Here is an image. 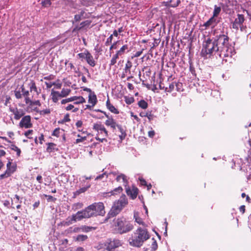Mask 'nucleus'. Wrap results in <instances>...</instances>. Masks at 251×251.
Wrapping results in <instances>:
<instances>
[{
	"label": "nucleus",
	"instance_id": "obj_1",
	"mask_svg": "<svg viewBox=\"0 0 251 251\" xmlns=\"http://www.w3.org/2000/svg\"><path fill=\"white\" fill-rule=\"evenodd\" d=\"M105 213L104 204L101 202H95L84 209L78 211L73 214L71 217H68L67 220L68 225L72 224L76 221H79L83 219L89 218L97 216H103Z\"/></svg>",
	"mask_w": 251,
	"mask_h": 251
},
{
	"label": "nucleus",
	"instance_id": "obj_2",
	"mask_svg": "<svg viewBox=\"0 0 251 251\" xmlns=\"http://www.w3.org/2000/svg\"><path fill=\"white\" fill-rule=\"evenodd\" d=\"M214 37L220 50V57L227 61L226 57H231L235 53L234 47L229 43L227 32L224 30L219 31L215 29L213 31Z\"/></svg>",
	"mask_w": 251,
	"mask_h": 251
},
{
	"label": "nucleus",
	"instance_id": "obj_3",
	"mask_svg": "<svg viewBox=\"0 0 251 251\" xmlns=\"http://www.w3.org/2000/svg\"><path fill=\"white\" fill-rule=\"evenodd\" d=\"M220 50L214 38L205 39L202 43L201 55L205 58L211 57L213 55L220 57Z\"/></svg>",
	"mask_w": 251,
	"mask_h": 251
},
{
	"label": "nucleus",
	"instance_id": "obj_4",
	"mask_svg": "<svg viewBox=\"0 0 251 251\" xmlns=\"http://www.w3.org/2000/svg\"><path fill=\"white\" fill-rule=\"evenodd\" d=\"M150 237V235L147 229L139 227L129 238V244L133 247H140Z\"/></svg>",
	"mask_w": 251,
	"mask_h": 251
},
{
	"label": "nucleus",
	"instance_id": "obj_5",
	"mask_svg": "<svg viewBox=\"0 0 251 251\" xmlns=\"http://www.w3.org/2000/svg\"><path fill=\"white\" fill-rule=\"evenodd\" d=\"M133 225L124 217L115 219L113 221V229L115 233L123 234L133 229Z\"/></svg>",
	"mask_w": 251,
	"mask_h": 251
},
{
	"label": "nucleus",
	"instance_id": "obj_6",
	"mask_svg": "<svg viewBox=\"0 0 251 251\" xmlns=\"http://www.w3.org/2000/svg\"><path fill=\"white\" fill-rule=\"evenodd\" d=\"M127 199L126 195H122L120 199L116 201L108 213L109 217H113L118 215L122 209L127 204Z\"/></svg>",
	"mask_w": 251,
	"mask_h": 251
},
{
	"label": "nucleus",
	"instance_id": "obj_7",
	"mask_svg": "<svg viewBox=\"0 0 251 251\" xmlns=\"http://www.w3.org/2000/svg\"><path fill=\"white\" fill-rule=\"evenodd\" d=\"M122 245V241L116 238H108L104 243V249L107 251H115L117 248Z\"/></svg>",
	"mask_w": 251,
	"mask_h": 251
},
{
	"label": "nucleus",
	"instance_id": "obj_8",
	"mask_svg": "<svg viewBox=\"0 0 251 251\" xmlns=\"http://www.w3.org/2000/svg\"><path fill=\"white\" fill-rule=\"evenodd\" d=\"M91 13L87 12L85 9H80L78 12L74 16V20H72V23L75 25L78 23L81 20L88 19L90 18Z\"/></svg>",
	"mask_w": 251,
	"mask_h": 251
},
{
	"label": "nucleus",
	"instance_id": "obj_9",
	"mask_svg": "<svg viewBox=\"0 0 251 251\" xmlns=\"http://www.w3.org/2000/svg\"><path fill=\"white\" fill-rule=\"evenodd\" d=\"M17 169V165L15 163H12L8 161L6 164V170L4 173L0 175V180L7 178L11 176Z\"/></svg>",
	"mask_w": 251,
	"mask_h": 251
},
{
	"label": "nucleus",
	"instance_id": "obj_10",
	"mask_svg": "<svg viewBox=\"0 0 251 251\" xmlns=\"http://www.w3.org/2000/svg\"><path fill=\"white\" fill-rule=\"evenodd\" d=\"M245 20L244 16L243 14H237V17L231 23V27L237 31L239 28V26L243 25Z\"/></svg>",
	"mask_w": 251,
	"mask_h": 251
},
{
	"label": "nucleus",
	"instance_id": "obj_11",
	"mask_svg": "<svg viewBox=\"0 0 251 251\" xmlns=\"http://www.w3.org/2000/svg\"><path fill=\"white\" fill-rule=\"evenodd\" d=\"M93 129L98 132V134H101L103 137L108 136V131L104 126L100 123H95L93 126Z\"/></svg>",
	"mask_w": 251,
	"mask_h": 251
},
{
	"label": "nucleus",
	"instance_id": "obj_12",
	"mask_svg": "<svg viewBox=\"0 0 251 251\" xmlns=\"http://www.w3.org/2000/svg\"><path fill=\"white\" fill-rule=\"evenodd\" d=\"M19 126L21 128H29L32 127V124L31 123V117L29 115L23 117L19 123Z\"/></svg>",
	"mask_w": 251,
	"mask_h": 251
},
{
	"label": "nucleus",
	"instance_id": "obj_13",
	"mask_svg": "<svg viewBox=\"0 0 251 251\" xmlns=\"http://www.w3.org/2000/svg\"><path fill=\"white\" fill-rule=\"evenodd\" d=\"M9 110L13 113L14 119L17 120L21 118L25 114L23 109H18L17 107H10Z\"/></svg>",
	"mask_w": 251,
	"mask_h": 251
},
{
	"label": "nucleus",
	"instance_id": "obj_14",
	"mask_svg": "<svg viewBox=\"0 0 251 251\" xmlns=\"http://www.w3.org/2000/svg\"><path fill=\"white\" fill-rule=\"evenodd\" d=\"M82 187L80 188L78 190L73 192V198H75L82 193H85L87 190L90 188L91 184L89 182H86V184L82 183Z\"/></svg>",
	"mask_w": 251,
	"mask_h": 251
},
{
	"label": "nucleus",
	"instance_id": "obj_15",
	"mask_svg": "<svg viewBox=\"0 0 251 251\" xmlns=\"http://www.w3.org/2000/svg\"><path fill=\"white\" fill-rule=\"evenodd\" d=\"M92 21L91 20H85L80 23L79 25H75L73 31H78L86 27H89L91 25Z\"/></svg>",
	"mask_w": 251,
	"mask_h": 251
},
{
	"label": "nucleus",
	"instance_id": "obj_16",
	"mask_svg": "<svg viewBox=\"0 0 251 251\" xmlns=\"http://www.w3.org/2000/svg\"><path fill=\"white\" fill-rule=\"evenodd\" d=\"M126 192L132 199H135L138 194V189L136 187H133L132 189L128 188L126 189Z\"/></svg>",
	"mask_w": 251,
	"mask_h": 251
},
{
	"label": "nucleus",
	"instance_id": "obj_17",
	"mask_svg": "<svg viewBox=\"0 0 251 251\" xmlns=\"http://www.w3.org/2000/svg\"><path fill=\"white\" fill-rule=\"evenodd\" d=\"M95 229L96 227L93 226H82L79 227L75 228L74 230L75 232L82 231L84 232H88L92 230H95Z\"/></svg>",
	"mask_w": 251,
	"mask_h": 251
},
{
	"label": "nucleus",
	"instance_id": "obj_18",
	"mask_svg": "<svg viewBox=\"0 0 251 251\" xmlns=\"http://www.w3.org/2000/svg\"><path fill=\"white\" fill-rule=\"evenodd\" d=\"M218 23L216 19L213 16H212L206 22L204 23L203 26L205 27V29L210 26L212 27H214Z\"/></svg>",
	"mask_w": 251,
	"mask_h": 251
},
{
	"label": "nucleus",
	"instance_id": "obj_19",
	"mask_svg": "<svg viewBox=\"0 0 251 251\" xmlns=\"http://www.w3.org/2000/svg\"><path fill=\"white\" fill-rule=\"evenodd\" d=\"M104 123L106 126L110 127L113 131H114V130H116V127L119 125L117 123L116 120L113 118L106 120Z\"/></svg>",
	"mask_w": 251,
	"mask_h": 251
},
{
	"label": "nucleus",
	"instance_id": "obj_20",
	"mask_svg": "<svg viewBox=\"0 0 251 251\" xmlns=\"http://www.w3.org/2000/svg\"><path fill=\"white\" fill-rule=\"evenodd\" d=\"M129 51L128 46L127 44L123 45L122 47L116 51L122 57L125 54Z\"/></svg>",
	"mask_w": 251,
	"mask_h": 251
},
{
	"label": "nucleus",
	"instance_id": "obj_21",
	"mask_svg": "<svg viewBox=\"0 0 251 251\" xmlns=\"http://www.w3.org/2000/svg\"><path fill=\"white\" fill-rule=\"evenodd\" d=\"M85 59L87 63L91 66L94 67L96 65V63L94 60L93 56L88 50H86V56H85Z\"/></svg>",
	"mask_w": 251,
	"mask_h": 251
},
{
	"label": "nucleus",
	"instance_id": "obj_22",
	"mask_svg": "<svg viewBox=\"0 0 251 251\" xmlns=\"http://www.w3.org/2000/svg\"><path fill=\"white\" fill-rule=\"evenodd\" d=\"M106 106L107 108L112 113L116 114L119 113V110L110 103L109 98H108L106 102Z\"/></svg>",
	"mask_w": 251,
	"mask_h": 251
},
{
	"label": "nucleus",
	"instance_id": "obj_23",
	"mask_svg": "<svg viewBox=\"0 0 251 251\" xmlns=\"http://www.w3.org/2000/svg\"><path fill=\"white\" fill-rule=\"evenodd\" d=\"M97 98L95 92L91 93V94H89L88 102L92 104V106H95L97 104Z\"/></svg>",
	"mask_w": 251,
	"mask_h": 251
},
{
	"label": "nucleus",
	"instance_id": "obj_24",
	"mask_svg": "<svg viewBox=\"0 0 251 251\" xmlns=\"http://www.w3.org/2000/svg\"><path fill=\"white\" fill-rule=\"evenodd\" d=\"M50 96L51 100L54 103L57 102L59 98H61L60 96V92L54 91L53 89H52L51 91Z\"/></svg>",
	"mask_w": 251,
	"mask_h": 251
},
{
	"label": "nucleus",
	"instance_id": "obj_25",
	"mask_svg": "<svg viewBox=\"0 0 251 251\" xmlns=\"http://www.w3.org/2000/svg\"><path fill=\"white\" fill-rule=\"evenodd\" d=\"M48 147L46 149L47 151L50 153H53L58 150L56 147V145L53 143H49L47 144Z\"/></svg>",
	"mask_w": 251,
	"mask_h": 251
},
{
	"label": "nucleus",
	"instance_id": "obj_26",
	"mask_svg": "<svg viewBox=\"0 0 251 251\" xmlns=\"http://www.w3.org/2000/svg\"><path fill=\"white\" fill-rule=\"evenodd\" d=\"M121 56L117 52H116L115 54H114L112 56V58L110 60V63L109 64L110 67H111L112 66H114L115 65V64L117 62V60Z\"/></svg>",
	"mask_w": 251,
	"mask_h": 251
},
{
	"label": "nucleus",
	"instance_id": "obj_27",
	"mask_svg": "<svg viewBox=\"0 0 251 251\" xmlns=\"http://www.w3.org/2000/svg\"><path fill=\"white\" fill-rule=\"evenodd\" d=\"M65 65L66 66V70L68 72H73L76 68L72 62H69L67 60H66Z\"/></svg>",
	"mask_w": 251,
	"mask_h": 251
},
{
	"label": "nucleus",
	"instance_id": "obj_28",
	"mask_svg": "<svg viewBox=\"0 0 251 251\" xmlns=\"http://www.w3.org/2000/svg\"><path fill=\"white\" fill-rule=\"evenodd\" d=\"M116 180L118 182H123L126 184L128 182V180L127 179L126 176L124 174H120L118 175L116 178Z\"/></svg>",
	"mask_w": 251,
	"mask_h": 251
},
{
	"label": "nucleus",
	"instance_id": "obj_29",
	"mask_svg": "<svg viewBox=\"0 0 251 251\" xmlns=\"http://www.w3.org/2000/svg\"><path fill=\"white\" fill-rule=\"evenodd\" d=\"M132 62L128 60L126 64L125 67L124 69L125 73L126 74H128V75H130L131 74L130 69L132 67Z\"/></svg>",
	"mask_w": 251,
	"mask_h": 251
},
{
	"label": "nucleus",
	"instance_id": "obj_30",
	"mask_svg": "<svg viewBox=\"0 0 251 251\" xmlns=\"http://www.w3.org/2000/svg\"><path fill=\"white\" fill-rule=\"evenodd\" d=\"M118 128L119 131L120 132L121 134L119 135V137L121 140H123L124 139L126 135V133L125 130L124 129V128L122 127V126L118 125L117 127H116Z\"/></svg>",
	"mask_w": 251,
	"mask_h": 251
},
{
	"label": "nucleus",
	"instance_id": "obj_31",
	"mask_svg": "<svg viewBox=\"0 0 251 251\" xmlns=\"http://www.w3.org/2000/svg\"><path fill=\"white\" fill-rule=\"evenodd\" d=\"M180 0H177L176 1H174L171 0L167 4V6L171 7H176L180 3Z\"/></svg>",
	"mask_w": 251,
	"mask_h": 251
},
{
	"label": "nucleus",
	"instance_id": "obj_32",
	"mask_svg": "<svg viewBox=\"0 0 251 251\" xmlns=\"http://www.w3.org/2000/svg\"><path fill=\"white\" fill-rule=\"evenodd\" d=\"M221 11V8L217 5H214V9L213 12V16L214 17H217L220 13Z\"/></svg>",
	"mask_w": 251,
	"mask_h": 251
},
{
	"label": "nucleus",
	"instance_id": "obj_33",
	"mask_svg": "<svg viewBox=\"0 0 251 251\" xmlns=\"http://www.w3.org/2000/svg\"><path fill=\"white\" fill-rule=\"evenodd\" d=\"M71 92L70 89L63 88L61 92H60V96L61 98L66 97L69 95Z\"/></svg>",
	"mask_w": 251,
	"mask_h": 251
},
{
	"label": "nucleus",
	"instance_id": "obj_34",
	"mask_svg": "<svg viewBox=\"0 0 251 251\" xmlns=\"http://www.w3.org/2000/svg\"><path fill=\"white\" fill-rule=\"evenodd\" d=\"M10 149L13 151H14L16 152L17 155L18 156H20L21 155V150L17 146H16L14 144H11L10 146Z\"/></svg>",
	"mask_w": 251,
	"mask_h": 251
},
{
	"label": "nucleus",
	"instance_id": "obj_35",
	"mask_svg": "<svg viewBox=\"0 0 251 251\" xmlns=\"http://www.w3.org/2000/svg\"><path fill=\"white\" fill-rule=\"evenodd\" d=\"M74 103L75 104H78L80 103H83L85 102V99L81 97V96H76V100H74Z\"/></svg>",
	"mask_w": 251,
	"mask_h": 251
},
{
	"label": "nucleus",
	"instance_id": "obj_36",
	"mask_svg": "<svg viewBox=\"0 0 251 251\" xmlns=\"http://www.w3.org/2000/svg\"><path fill=\"white\" fill-rule=\"evenodd\" d=\"M28 86L29 87L30 92H31L32 91H34V92H37V88L34 81H31L28 84Z\"/></svg>",
	"mask_w": 251,
	"mask_h": 251
},
{
	"label": "nucleus",
	"instance_id": "obj_37",
	"mask_svg": "<svg viewBox=\"0 0 251 251\" xmlns=\"http://www.w3.org/2000/svg\"><path fill=\"white\" fill-rule=\"evenodd\" d=\"M83 204L82 202H77L72 205V209L74 211H76L77 209L82 208Z\"/></svg>",
	"mask_w": 251,
	"mask_h": 251
},
{
	"label": "nucleus",
	"instance_id": "obj_38",
	"mask_svg": "<svg viewBox=\"0 0 251 251\" xmlns=\"http://www.w3.org/2000/svg\"><path fill=\"white\" fill-rule=\"evenodd\" d=\"M108 176V175L106 172H104L102 174L98 176L96 178L95 180H102L104 178L106 179Z\"/></svg>",
	"mask_w": 251,
	"mask_h": 251
},
{
	"label": "nucleus",
	"instance_id": "obj_39",
	"mask_svg": "<svg viewBox=\"0 0 251 251\" xmlns=\"http://www.w3.org/2000/svg\"><path fill=\"white\" fill-rule=\"evenodd\" d=\"M138 105L143 109H146L148 107V103L144 100H141L138 102Z\"/></svg>",
	"mask_w": 251,
	"mask_h": 251
},
{
	"label": "nucleus",
	"instance_id": "obj_40",
	"mask_svg": "<svg viewBox=\"0 0 251 251\" xmlns=\"http://www.w3.org/2000/svg\"><path fill=\"white\" fill-rule=\"evenodd\" d=\"M175 87V83L172 82L169 84V87H165V91L168 92H172L174 90Z\"/></svg>",
	"mask_w": 251,
	"mask_h": 251
},
{
	"label": "nucleus",
	"instance_id": "obj_41",
	"mask_svg": "<svg viewBox=\"0 0 251 251\" xmlns=\"http://www.w3.org/2000/svg\"><path fill=\"white\" fill-rule=\"evenodd\" d=\"M19 89L21 90V92L22 94V95L24 96H27V95H29V91L28 90H26L25 89V88L24 87V85H22Z\"/></svg>",
	"mask_w": 251,
	"mask_h": 251
},
{
	"label": "nucleus",
	"instance_id": "obj_42",
	"mask_svg": "<svg viewBox=\"0 0 251 251\" xmlns=\"http://www.w3.org/2000/svg\"><path fill=\"white\" fill-rule=\"evenodd\" d=\"M14 94H15V97L17 99H21L22 98V97L23 96V95H22V94L21 92V90L19 89H16L14 91Z\"/></svg>",
	"mask_w": 251,
	"mask_h": 251
},
{
	"label": "nucleus",
	"instance_id": "obj_43",
	"mask_svg": "<svg viewBox=\"0 0 251 251\" xmlns=\"http://www.w3.org/2000/svg\"><path fill=\"white\" fill-rule=\"evenodd\" d=\"M88 238V236L86 235H78L76 238V240L77 241H84Z\"/></svg>",
	"mask_w": 251,
	"mask_h": 251
},
{
	"label": "nucleus",
	"instance_id": "obj_44",
	"mask_svg": "<svg viewBox=\"0 0 251 251\" xmlns=\"http://www.w3.org/2000/svg\"><path fill=\"white\" fill-rule=\"evenodd\" d=\"M77 137L78 138H77L75 141L76 144H78L80 142H83L84 141L86 140L87 137L86 136H81L79 134L77 135Z\"/></svg>",
	"mask_w": 251,
	"mask_h": 251
},
{
	"label": "nucleus",
	"instance_id": "obj_45",
	"mask_svg": "<svg viewBox=\"0 0 251 251\" xmlns=\"http://www.w3.org/2000/svg\"><path fill=\"white\" fill-rule=\"evenodd\" d=\"M41 4L42 6L44 7H49L51 5V2L50 0H44L42 1Z\"/></svg>",
	"mask_w": 251,
	"mask_h": 251
},
{
	"label": "nucleus",
	"instance_id": "obj_46",
	"mask_svg": "<svg viewBox=\"0 0 251 251\" xmlns=\"http://www.w3.org/2000/svg\"><path fill=\"white\" fill-rule=\"evenodd\" d=\"M122 190L123 189L122 187L119 186L118 188H115L113 191L110 192L109 193L111 194L110 195H114L117 194V193H120Z\"/></svg>",
	"mask_w": 251,
	"mask_h": 251
},
{
	"label": "nucleus",
	"instance_id": "obj_47",
	"mask_svg": "<svg viewBox=\"0 0 251 251\" xmlns=\"http://www.w3.org/2000/svg\"><path fill=\"white\" fill-rule=\"evenodd\" d=\"M189 70L194 76H196V71L192 62H189Z\"/></svg>",
	"mask_w": 251,
	"mask_h": 251
},
{
	"label": "nucleus",
	"instance_id": "obj_48",
	"mask_svg": "<svg viewBox=\"0 0 251 251\" xmlns=\"http://www.w3.org/2000/svg\"><path fill=\"white\" fill-rule=\"evenodd\" d=\"M134 218H135V222H137L139 225H143L144 222L142 221V219L138 217L137 214H135L134 215Z\"/></svg>",
	"mask_w": 251,
	"mask_h": 251
},
{
	"label": "nucleus",
	"instance_id": "obj_49",
	"mask_svg": "<svg viewBox=\"0 0 251 251\" xmlns=\"http://www.w3.org/2000/svg\"><path fill=\"white\" fill-rule=\"evenodd\" d=\"M60 128L58 127L55 128L52 132L51 135L58 137L60 135Z\"/></svg>",
	"mask_w": 251,
	"mask_h": 251
},
{
	"label": "nucleus",
	"instance_id": "obj_50",
	"mask_svg": "<svg viewBox=\"0 0 251 251\" xmlns=\"http://www.w3.org/2000/svg\"><path fill=\"white\" fill-rule=\"evenodd\" d=\"M112 35H110L108 38H107L106 42H105V45L106 46H108L111 44H112V40H113Z\"/></svg>",
	"mask_w": 251,
	"mask_h": 251
},
{
	"label": "nucleus",
	"instance_id": "obj_51",
	"mask_svg": "<svg viewBox=\"0 0 251 251\" xmlns=\"http://www.w3.org/2000/svg\"><path fill=\"white\" fill-rule=\"evenodd\" d=\"M92 178H93L92 176H82V180H81V183L86 184V183L87 182H86V180H90Z\"/></svg>",
	"mask_w": 251,
	"mask_h": 251
},
{
	"label": "nucleus",
	"instance_id": "obj_52",
	"mask_svg": "<svg viewBox=\"0 0 251 251\" xmlns=\"http://www.w3.org/2000/svg\"><path fill=\"white\" fill-rule=\"evenodd\" d=\"M3 204L4 206L8 208H12L14 209L15 207L14 206H10V201L8 200H4L3 201Z\"/></svg>",
	"mask_w": 251,
	"mask_h": 251
},
{
	"label": "nucleus",
	"instance_id": "obj_53",
	"mask_svg": "<svg viewBox=\"0 0 251 251\" xmlns=\"http://www.w3.org/2000/svg\"><path fill=\"white\" fill-rule=\"evenodd\" d=\"M43 196L47 198L48 201H55L56 200V198H53L52 196H50V195H47L44 194Z\"/></svg>",
	"mask_w": 251,
	"mask_h": 251
},
{
	"label": "nucleus",
	"instance_id": "obj_54",
	"mask_svg": "<svg viewBox=\"0 0 251 251\" xmlns=\"http://www.w3.org/2000/svg\"><path fill=\"white\" fill-rule=\"evenodd\" d=\"M182 83L175 82V87H176V89L177 91H182Z\"/></svg>",
	"mask_w": 251,
	"mask_h": 251
},
{
	"label": "nucleus",
	"instance_id": "obj_55",
	"mask_svg": "<svg viewBox=\"0 0 251 251\" xmlns=\"http://www.w3.org/2000/svg\"><path fill=\"white\" fill-rule=\"evenodd\" d=\"M82 125H83V123L81 121L79 120L76 122V123L75 124V126L77 127V128H78V130L79 131H82V130L80 129V128H81Z\"/></svg>",
	"mask_w": 251,
	"mask_h": 251
},
{
	"label": "nucleus",
	"instance_id": "obj_56",
	"mask_svg": "<svg viewBox=\"0 0 251 251\" xmlns=\"http://www.w3.org/2000/svg\"><path fill=\"white\" fill-rule=\"evenodd\" d=\"M33 130L32 129L28 130L27 131L25 132V135L29 139H31L32 137L30 136V135H32L33 133Z\"/></svg>",
	"mask_w": 251,
	"mask_h": 251
},
{
	"label": "nucleus",
	"instance_id": "obj_57",
	"mask_svg": "<svg viewBox=\"0 0 251 251\" xmlns=\"http://www.w3.org/2000/svg\"><path fill=\"white\" fill-rule=\"evenodd\" d=\"M34 105L40 106L41 103H40V101L38 100H35V101H32L31 102V103H30V106L33 107Z\"/></svg>",
	"mask_w": 251,
	"mask_h": 251
},
{
	"label": "nucleus",
	"instance_id": "obj_58",
	"mask_svg": "<svg viewBox=\"0 0 251 251\" xmlns=\"http://www.w3.org/2000/svg\"><path fill=\"white\" fill-rule=\"evenodd\" d=\"M25 98V101L26 104H29L30 106V103H31V102L32 100H31L30 98L29 97V95H27V96H24Z\"/></svg>",
	"mask_w": 251,
	"mask_h": 251
},
{
	"label": "nucleus",
	"instance_id": "obj_59",
	"mask_svg": "<svg viewBox=\"0 0 251 251\" xmlns=\"http://www.w3.org/2000/svg\"><path fill=\"white\" fill-rule=\"evenodd\" d=\"M152 239L153 240V241L151 245V248L153 251H155L157 248V244L156 241L154 240V238H152Z\"/></svg>",
	"mask_w": 251,
	"mask_h": 251
},
{
	"label": "nucleus",
	"instance_id": "obj_60",
	"mask_svg": "<svg viewBox=\"0 0 251 251\" xmlns=\"http://www.w3.org/2000/svg\"><path fill=\"white\" fill-rule=\"evenodd\" d=\"M120 42L119 41H117L116 42H114L111 45H112L114 50H117V49H118V46L120 44Z\"/></svg>",
	"mask_w": 251,
	"mask_h": 251
},
{
	"label": "nucleus",
	"instance_id": "obj_61",
	"mask_svg": "<svg viewBox=\"0 0 251 251\" xmlns=\"http://www.w3.org/2000/svg\"><path fill=\"white\" fill-rule=\"evenodd\" d=\"M50 109H46L41 111L40 113L42 115H46V114H50Z\"/></svg>",
	"mask_w": 251,
	"mask_h": 251
},
{
	"label": "nucleus",
	"instance_id": "obj_62",
	"mask_svg": "<svg viewBox=\"0 0 251 251\" xmlns=\"http://www.w3.org/2000/svg\"><path fill=\"white\" fill-rule=\"evenodd\" d=\"M45 84L47 86V88L48 89L49 88H50L52 85H55V82H45Z\"/></svg>",
	"mask_w": 251,
	"mask_h": 251
},
{
	"label": "nucleus",
	"instance_id": "obj_63",
	"mask_svg": "<svg viewBox=\"0 0 251 251\" xmlns=\"http://www.w3.org/2000/svg\"><path fill=\"white\" fill-rule=\"evenodd\" d=\"M77 55L80 58L85 59V56H86V50H85L84 52L78 53Z\"/></svg>",
	"mask_w": 251,
	"mask_h": 251
},
{
	"label": "nucleus",
	"instance_id": "obj_64",
	"mask_svg": "<svg viewBox=\"0 0 251 251\" xmlns=\"http://www.w3.org/2000/svg\"><path fill=\"white\" fill-rule=\"evenodd\" d=\"M54 76L52 75H50L49 76H45L44 79L45 80H50L54 79Z\"/></svg>",
	"mask_w": 251,
	"mask_h": 251
}]
</instances>
